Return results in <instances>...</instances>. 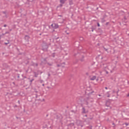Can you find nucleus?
Returning <instances> with one entry per match:
<instances>
[{
  "mask_svg": "<svg viewBox=\"0 0 129 129\" xmlns=\"http://www.w3.org/2000/svg\"><path fill=\"white\" fill-rule=\"evenodd\" d=\"M101 67H102V69L105 71L107 74H108V72L107 70H109L111 73H112V72L115 70V64H110L107 66L105 64H103Z\"/></svg>",
  "mask_w": 129,
  "mask_h": 129,
  "instance_id": "nucleus-1",
  "label": "nucleus"
},
{
  "mask_svg": "<svg viewBox=\"0 0 129 129\" xmlns=\"http://www.w3.org/2000/svg\"><path fill=\"white\" fill-rule=\"evenodd\" d=\"M82 109V113H87V112H88V110H86V109H85V107H83Z\"/></svg>",
  "mask_w": 129,
  "mask_h": 129,
  "instance_id": "nucleus-2",
  "label": "nucleus"
},
{
  "mask_svg": "<svg viewBox=\"0 0 129 129\" xmlns=\"http://www.w3.org/2000/svg\"><path fill=\"white\" fill-rule=\"evenodd\" d=\"M88 103H89V102L88 101V99H85L84 101V104H86V105H88Z\"/></svg>",
  "mask_w": 129,
  "mask_h": 129,
  "instance_id": "nucleus-3",
  "label": "nucleus"
},
{
  "mask_svg": "<svg viewBox=\"0 0 129 129\" xmlns=\"http://www.w3.org/2000/svg\"><path fill=\"white\" fill-rule=\"evenodd\" d=\"M53 26L54 29H58L59 28V25L57 24L54 23L53 24Z\"/></svg>",
  "mask_w": 129,
  "mask_h": 129,
  "instance_id": "nucleus-4",
  "label": "nucleus"
},
{
  "mask_svg": "<svg viewBox=\"0 0 129 129\" xmlns=\"http://www.w3.org/2000/svg\"><path fill=\"white\" fill-rule=\"evenodd\" d=\"M25 39L26 41H29V40L30 39V36L26 35L25 36Z\"/></svg>",
  "mask_w": 129,
  "mask_h": 129,
  "instance_id": "nucleus-5",
  "label": "nucleus"
},
{
  "mask_svg": "<svg viewBox=\"0 0 129 129\" xmlns=\"http://www.w3.org/2000/svg\"><path fill=\"white\" fill-rule=\"evenodd\" d=\"M95 79H96V76H93L92 78H90V80H95Z\"/></svg>",
  "mask_w": 129,
  "mask_h": 129,
  "instance_id": "nucleus-6",
  "label": "nucleus"
},
{
  "mask_svg": "<svg viewBox=\"0 0 129 129\" xmlns=\"http://www.w3.org/2000/svg\"><path fill=\"white\" fill-rule=\"evenodd\" d=\"M60 3L61 4H64L65 3V1H64V0H60Z\"/></svg>",
  "mask_w": 129,
  "mask_h": 129,
  "instance_id": "nucleus-7",
  "label": "nucleus"
},
{
  "mask_svg": "<svg viewBox=\"0 0 129 129\" xmlns=\"http://www.w3.org/2000/svg\"><path fill=\"white\" fill-rule=\"evenodd\" d=\"M46 47V49L45 48H42V50H43V51H45V50H47V48H48V47L47 46V45H45Z\"/></svg>",
  "mask_w": 129,
  "mask_h": 129,
  "instance_id": "nucleus-8",
  "label": "nucleus"
},
{
  "mask_svg": "<svg viewBox=\"0 0 129 129\" xmlns=\"http://www.w3.org/2000/svg\"><path fill=\"white\" fill-rule=\"evenodd\" d=\"M125 124L126 125V126H127V125H128V123H125Z\"/></svg>",
  "mask_w": 129,
  "mask_h": 129,
  "instance_id": "nucleus-9",
  "label": "nucleus"
},
{
  "mask_svg": "<svg viewBox=\"0 0 129 129\" xmlns=\"http://www.w3.org/2000/svg\"><path fill=\"white\" fill-rule=\"evenodd\" d=\"M97 26H98V27H100V25L99 24V23H97Z\"/></svg>",
  "mask_w": 129,
  "mask_h": 129,
  "instance_id": "nucleus-10",
  "label": "nucleus"
},
{
  "mask_svg": "<svg viewBox=\"0 0 129 129\" xmlns=\"http://www.w3.org/2000/svg\"><path fill=\"white\" fill-rule=\"evenodd\" d=\"M91 29L92 30V32H93V31H94V29H93V28L92 27Z\"/></svg>",
  "mask_w": 129,
  "mask_h": 129,
  "instance_id": "nucleus-11",
  "label": "nucleus"
},
{
  "mask_svg": "<svg viewBox=\"0 0 129 129\" xmlns=\"http://www.w3.org/2000/svg\"><path fill=\"white\" fill-rule=\"evenodd\" d=\"M6 34H10V32H5V35H6Z\"/></svg>",
  "mask_w": 129,
  "mask_h": 129,
  "instance_id": "nucleus-12",
  "label": "nucleus"
},
{
  "mask_svg": "<svg viewBox=\"0 0 129 129\" xmlns=\"http://www.w3.org/2000/svg\"><path fill=\"white\" fill-rule=\"evenodd\" d=\"M103 48H104L105 50L107 51V50H108L107 48H106L105 47H103Z\"/></svg>",
  "mask_w": 129,
  "mask_h": 129,
  "instance_id": "nucleus-13",
  "label": "nucleus"
},
{
  "mask_svg": "<svg viewBox=\"0 0 129 129\" xmlns=\"http://www.w3.org/2000/svg\"><path fill=\"white\" fill-rule=\"evenodd\" d=\"M7 24H5L4 25V27H5V28H6V27H7Z\"/></svg>",
  "mask_w": 129,
  "mask_h": 129,
  "instance_id": "nucleus-14",
  "label": "nucleus"
},
{
  "mask_svg": "<svg viewBox=\"0 0 129 129\" xmlns=\"http://www.w3.org/2000/svg\"><path fill=\"white\" fill-rule=\"evenodd\" d=\"M33 81H34V79H32L30 81V82H33Z\"/></svg>",
  "mask_w": 129,
  "mask_h": 129,
  "instance_id": "nucleus-15",
  "label": "nucleus"
},
{
  "mask_svg": "<svg viewBox=\"0 0 129 129\" xmlns=\"http://www.w3.org/2000/svg\"><path fill=\"white\" fill-rule=\"evenodd\" d=\"M3 36H5V35H6V33H3Z\"/></svg>",
  "mask_w": 129,
  "mask_h": 129,
  "instance_id": "nucleus-16",
  "label": "nucleus"
},
{
  "mask_svg": "<svg viewBox=\"0 0 129 129\" xmlns=\"http://www.w3.org/2000/svg\"><path fill=\"white\" fill-rule=\"evenodd\" d=\"M113 125H114V126H115V124H114V123H112Z\"/></svg>",
  "mask_w": 129,
  "mask_h": 129,
  "instance_id": "nucleus-17",
  "label": "nucleus"
},
{
  "mask_svg": "<svg viewBox=\"0 0 129 129\" xmlns=\"http://www.w3.org/2000/svg\"><path fill=\"white\" fill-rule=\"evenodd\" d=\"M51 27H53L54 26H54V24H51Z\"/></svg>",
  "mask_w": 129,
  "mask_h": 129,
  "instance_id": "nucleus-18",
  "label": "nucleus"
},
{
  "mask_svg": "<svg viewBox=\"0 0 129 129\" xmlns=\"http://www.w3.org/2000/svg\"><path fill=\"white\" fill-rule=\"evenodd\" d=\"M6 45H8L9 43H5Z\"/></svg>",
  "mask_w": 129,
  "mask_h": 129,
  "instance_id": "nucleus-19",
  "label": "nucleus"
},
{
  "mask_svg": "<svg viewBox=\"0 0 129 129\" xmlns=\"http://www.w3.org/2000/svg\"><path fill=\"white\" fill-rule=\"evenodd\" d=\"M42 86H45V84H43Z\"/></svg>",
  "mask_w": 129,
  "mask_h": 129,
  "instance_id": "nucleus-20",
  "label": "nucleus"
},
{
  "mask_svg": "<svg viewBox=\"0 0 129 129\" xmlns=\"http://www.w3.org/2000/svg\"><path fill=\"white\" fill-rule=\"evenodd\" d=\"M59 39V37L56 38V40H58Z\"/></svg>",
  "mask_w": 129,
  "mask_h": 129,
  "instance_id": "nucleus-21",
  "label": "nucleus"
},
{
  "mask_svg": "<svg viewBox=\"0 0 129 129\" xmlns=\"http://www.w3.org/2000/svg\"><path fill=\"white\" fill-rule=\"evenodd\" d=\"M18 102L20 104V101H18Z\"/></svg>",
  "mask_w": 129,
  "mask_h": 129,
  "instance_id": "nucleus-22",
  "label": "nucleus"
},
{
  "mask_svg": "<svg viewBox=\"0 0 129 129\" xmlns=\"http://www.w3.org/2000/svg\"><path fill=\"white\" fill-rule=\"evenodd\" d=\"M43 82V80H41V83H42Z\"/></svg>",
  "mask_w": 129,
  "mask_h": 129,
  "instance_id": "nucleus-23",
  "label": "nucleus"
},
{
  "mask_svg": "<svg viewBox=\"0 0 129 129\" xmlns=\"http://www.w3.org/2000/svg\"><path fill=\"white\" fill-rule=\"evenodd\" d=\"M105 88V89H107V87H106Z\"/></svg>",
  "mask_w": 129,
  "mask_h": 129,
  "instance_id": "nucleus-24",
  "label": "nucleus"
},
{
  "mask_svg": "<svg viewBox=\"0 0 129 129\" xmlns=\"http://www.w3.org/2000/svg\"><path fill=\"white\" fill-rule=\"evenodd\" d=\"M106 25H108V23H107L106 24Z\"/></svg>",
  "mask_w": 129,
  "mask_h": 129,
  "instance_id": "nucleus-25",
  "label": "nucleus"
},
{
  "mask_svg": "<svg viewBox=\"0 0 129 129\" xmlns=\"http://www.w3.org/2000/svg\"><path fill=\"white\" fill-rule=\"evenodd\" d=\"M1 37H2V35H0V40H1Z\"/></svg>",
  "mask_w": 129,
  "mask_h": 129,
  "instance_id": "nucleus-26",
  "label": "nucleus"
},
{
  "mask_svg": "<svg viewBox=\"0 0 129 129\" xmlns=\"http://www.w3.org/2000/svg\"><path fill=\"white\" fill-rule=\"evenodd\" d=\"M18 78H20V76H18Z\"/></svg>",
  "mask_w": 129,
  "mask_h": 129,
  "instance_id": "nucleus-27",
  "label": "nucleus"
},
{
  "mask_svg": "<svg viewBox=\"0 0 129 129\" xmlns=\"http://www.w3.org/2000/svg\"><path fill=\"white\" fill-rule=\"evenodd\" d=\"M81 127H82V126H83V125H81Z\"/></svg>",
  "mask_w": 129,
  "mask_h": 129,
  "instance_id": "nucleus-28",
  "label": "nucleus"
},
{
  "mask_svg": "<svg viewBox=\"0 0 129 129\" xmlns=\"http://www.w3.org/2000/svg\"><path fill=\"white\" fill-rule=\"evenodd\" d=\"M48 76H50V74H48Z\"/></svg>",
  "mask_w": 129,
  "mask_h": 129,
  "instance_id": "nucleus-29",
  "label": "nucleus"
},
{
  "mask_svg": "<svg viewBox=\"0 0 129 129\" xmlns=\"http://www.w3.org/2000/svg\"><path fill=\"white\" fill-rule=\"evenodd\" d=\"M10 32H11V31H12V29H10Z\"/></svg>",
  "mask_w": 129,
  "mask_h": 129,
  "instance_id": "nucleus-30",
  "label": "nucleus"
},
{
  "mask_svg": "<svg viewBox=\"0 0 129 129\" xmlns=\"http://www.w3.org/2000/svg\"><path fill=\"white\" fill-rule=\"evenodd\" d=\"M36 66H38V64H37V63H36Z\"/></svg>",
  "mask_w": 129,
  "mask_h": 129,
  "instance_id": "nucleus-31",
  "label": "nucleus"
},
{
  "mask_svg": "<svg viewBox=\"0 0 129 129\" xmlns=\"http://www.w3.org/2000/svg\"><path fill=\"white\" fill-rule=\"evenodd\" d=\"M35 77H37V75H35Z\"/></svg>",
  "mask_w": 129,
  "mask_h": 129,
  "instance_id": "nucleus-32",
  "label": "nucleus"
},
{
  "mask_svg": "<svg viewBox=\"0 0 129 129\" xmlns=\"http://www.w3.org/2000/svg\"><path fill=\"white\" fill-rule=\"evenodd\" d=\"M53 57H55V56H54V55H53Z\"/></svg>",
  "mask_w": 129,
  "mask_h": 129,
  "instance_id": "nucleus-33",
  "label": "nucleus"
},
{
  "mask_svg": "<svg viewBox=\"0 0 129 129\" xmlns=\"http://www.w3.org/2000/svg\"><path fill=\"white\" fill-rule=\"evenodd\" d=\"M85 116H87V115H86Z\"/></svg>",
  "mask_w": 129,
  "mask_h": 129,
  "instance_id": "nucleus-34",
  "label": "nucleus"
},
{
  "mask_svg": "<svg viewBox=\"0 0 129 129\" xmlns=\"http://www.w3.org/2000/svg\"><path fill=\"white\" fill-rule=\"evenodd\" d=\"M108 97H109V96H108Z\"/></svg>",
  "mask_w": 129,
  "mask_h": 129,
  "instance_id": "nucleus-35",
  "label": "nucleus"
}]
</instances>
